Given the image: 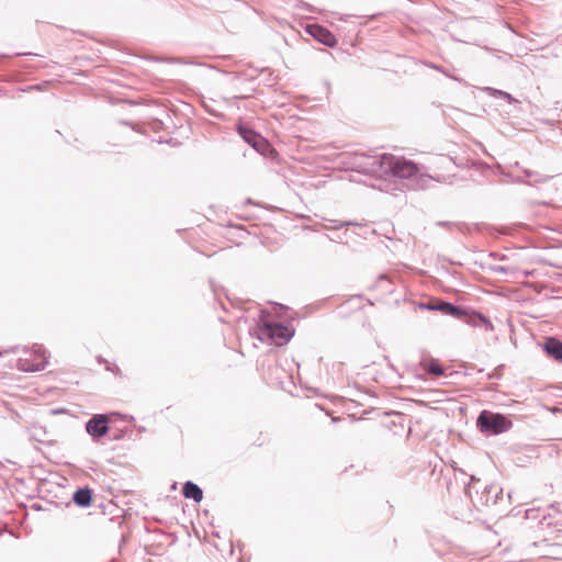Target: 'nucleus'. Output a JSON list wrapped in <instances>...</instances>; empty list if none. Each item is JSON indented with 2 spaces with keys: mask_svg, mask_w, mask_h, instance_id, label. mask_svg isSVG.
I'll list each match as a JSON object with an SVG mask.
<instances>
[{
  "mask_svg": "<svg viewBox=\"0 0 562 562\" xmlns=\"http://www.w3.org/2000/svg\"><path fill=\"white\" fill-rule=\"evenodd\" d=\"M306 32L318 42L328 47H334L337 44L335 35L326 27L318 24H311L306 26Z\"/></svg>",
  "mask_w": 562,
  "mask_h": 562,
  "instance_id": "423d86ee",
  "label": "nucleus"
},
{
  "mask_svg": "<svg viewBox=\"0 0 562 562\" xmlns=\"http://www.w3.org/2000/svg\"><path fill=\"white\" fill-rule=\"evenodd\" d=\"M461 318H465L467 323L472 325V326L485 325L486 327L492 328L491 322L485 316L480 315V314H471V315H469L465 312V315H463Z\"/></svg>",
  "mask_w": 562,
  "mask_h": 562,
  "instance_id": "9b49d317",
  "label": "nucleus"
},
{
  "mask_svg": "<svg viewBox=\"0 0 562 562\" xmlns=\"http://www.w3.org/2000/svg\"><path fill=\"white\" fill-rule=\"evenodd\" d=\"M381 165L390 169L394 177L407 179L419 172L418 166L405 158H396L393 155H383Z\"/></svg>",
  "mask_w": 562,
  "mask_h": 562,
  "instance_id": "7ed1b4c3",
  "label": "nucleus"
},
{
  "mask_svg": "<svg viewBox=\"0 0 562 562\" xmlns=\"http://www.w3.org/2000/svg\"><path fill=\"white\" fill-rule=\"evenodd\" d=\"M239 135L243 137V139L251 145L257 151H259L262 155H270L276 156L277 150L271 147V145L259 134H257L251 128L238 125L237 127Z\"/></svg>",
  "mask_w": 562,
  "mask_h": 562,
  "instance_id": "39448f33",
  "label": "nucleus"
},
{
  "mask_svg": "<svg viewBox=\"0 0 562 562\" xmlns=\"http://www.w3.org/2000/svg\"><path fill=\"white\" fill-rule=\"evenodd\" d=\"M182 493H183L184 497L192 498L195 502H201L202 497H203L202 490L196 484H194L192 482H187L183 485Z\"/></svg>",
  "mask_w": 562,
  "mask_h": 562,
  "instance_id": "1a4fd4ad",
  "label": "nucleus"
},
{
  "mask_svg": "<svg viewBox=\"0 0 562 562\" xmlns=\"http://www.w3.org/2000/svg\"><path fill=\"white\" fill-rule=\"evenodd\" d=\"M74 502L81 507H87L92 502V492L89 488H80L74 494Z\"/></svg>",
  "mask_w": 562,
  "mask_h": 562,
  "instance_id": "9d476101",
  "label": "nucleus"
},
{
  "mask_svg": "<svg viewBox=\"0 0 562 562\" xmlns=\"http://www.w3.org/2000/svg\"><path fill=\"white\" fill-rule=\"evenodd\" d=\"M477 426L482 431L501 434L508 430L512 424L501 414L483 411L477 418Z\"/></svg>",
  "mask_w": 562,
  "mask_h": 562,
  "instance_id": "20e7f679",
  "label": "nucleus"
},
{
  "mask_svg": "<svg viewBox=\"0 0 562 562\" xmlns=\"http://www.w3.org/2000/svg\"><path fill=\"white\" fill-rule=\"evenodd\" d=\"M437 310L441 311L445 314H449L456 317L461 318L463 315H465V311H462L458 308L457 306L452 305L451 303H440L437 307Z\"/></svg>",
  "mask_w": 562,
  "mask_h": 562,
  "instance_id": "f8f14e48",
  "label": "nucleus"
},
{
  "mask_svg": "<svg viewBox=\"0 0 562 562\" xmlns=\"http://www.w3.org/2000/svg\"><path fill=\"white\" fill-rule=\"evenodd\" d=\"M108 430V417L104 415H95L87 424V431L93 437H102Z\"/></svg>",
  "mask_w": 562,
  "mask_h": 562,
  "instance_id": "0eeeda50",
  "label": "nucleus"
},
{
  "mask_svg": "<svg viewBox=\"0 0 562 562\" xmlns=\"http://www.w3.org/2000/svg\"><path fill=\"white\" fill-rule=\"evenodd\" d=\"M423 368L429 372L430 374H434L436 376H440L443 374V369L440 366V363L436 360H426L422 363Z\"/></svg>",
  "mask_w": 562,
  "mask_h": 562,
  "instance_id": "ddd939ff",
  "label": "nucleus"
},
{
  "mask_svg": "<svg viewBox=\"0 0 562 562\" xmlns=\"http://www.w3.org/2000/svg\"><path fill=\"white\" fill-rule=\"evenodd\" d=\"M543 348L554 359L562 360V342L557 338H547Z\"/></svg>",
  "mask_w": 562,
  "mask_h": 562,
  "instance_id": "6e6552de",
  "label": "nucleus"
},
{
  "mask_svg": "<svg viewBox=\"0 0 562 562\" xmlns=\"http://www.w3.org/2000/svg\"><path fill=\"white\" fill-rule=\"evenodd\" d=\"M48 363L46 349L41 345H34L32 349L18 360L16 367L24 372L42 371Z\"/></svg>",
  "mask_w": 562,
  "mask_h": 562,
  "instance_id": "f257e3e1",
  "label": "nucleus"
},
{
  "mask_svg": "<svg viewBox=\"0 0 562 562\" xmlns=\"http://www.w3.org/2000/svg\"><path fill=\"white\" fill-rule=\"evenodd\" d=\"M259 331L261 337L268 338L276 346H283L288 344L294 335V329L292 327L268 321L261 322L259 325Z\"/></svg>",
  "mask_w": 562,
  "mask_h": 562,
  "instance_id": "f03ea898",
  "label": "nucleus"
}]
</instances>
